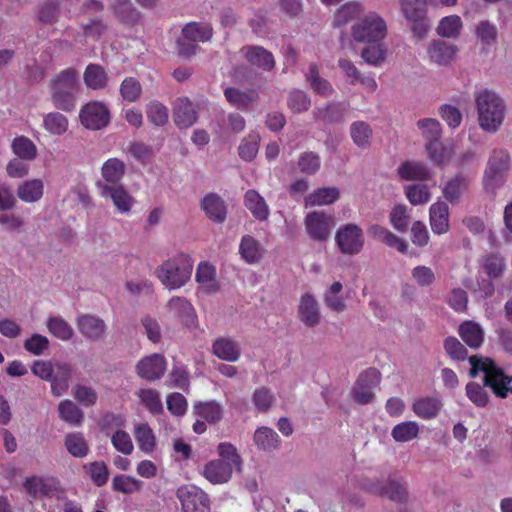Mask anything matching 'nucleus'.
Returning <instances> with one entry per match:
<instances>
[{"label":"nucleus","mask_w":512,"mask_h":512,"mask_svg":"<svg viewBox=\"0 0 512 512\" xmlns=\"http://www.w3.org/2000/svg\"><path fill=\"white\" fill-rule=\"evenodd\" d=\"M475 103L480 128L488 133H496L506 115L504 99L495 91L482 89L475 94Z\"/></svg>","instance_id":"obj_1"},{"label":"nucleus","mask_w":512,"mask_h":512,"mask_svg":"<svg viewBox=\"0 0 512 512\" xmlns=\"http://www.w3.org/2000/svg\"><path fill=\"white\" fill-rule=\"evenodd\" d=\"M51 101L54 107L71 112L76 106L79 91V74L75 68H67L55 74L49 82Z\"/></svg>","instance_id":"obj_2"},{"label":"nucleus","mask_w":512,"mask_h":512,"mask_svg":"<svg viewBox=\"0 0 512 512\" xmlns=\"http://www.w3.org/2000/svg\"><path fill=\"white\" fill-rule=\"evenodd\" d=\"M471 364L470 376L476 377L479 372L484 373L483 384L490 387L499 398H506L512 393V376L504 373L490 358L473 355L468 358Z\"/></svg>","instance_id":"obj_3"},{"label":"nucleus","mask_w":512,"mask_h":512,"mask_svg":"<svg viewBox=\"0 0 512 512\" xmlns=\"http://www.w3.org/2000/svg\"><path fill=\"white\" fill-rule=\"evenodd\" d=\"M219 459L208 462L203 470V476L212 484L227 483L233 473V469L240 470L241 457L236 448L230 443L218 445Z\"/></svg>","instance_id":"obj_4"},{"label":"nucleus","mask_w":512,"mask_h":512,"mask_svg":"<svg viewBox=\"0 0 512 512\" xmlns=\"http://www.w3.org/2000/svg\"><path fill=\"white\" fill-rule=\"evenodd\" d=\"M193 264L188 254L179 253L157 267L155 274L166 288L179 289L190 280Z\"/></svg>","instance_id":"obj_5"},{"label":"nucleus","mask_w":512,"mask_h":512,"mask_svg":"<svg viewBox=\"0 0 512 512\" xmlns=\"http://www.w3.org/2000/svg\"><path fill=\"white\" fill-rule=\"evenodd\" d=\"M510 154L502 148L494 149L488 159L483 176V184L487 191L494 193L503 184V175L509 170Z\"/></svg>","instance_id":"obj_6"},{"label":"nucleus","mask_w":512,"mask_h":512,"mask_svg":"<svg viewBox=\"0 0 512 512\" xmlns=\"http://www.w3.org/2000/svg\"><path fill=\"white\" fill-rule=\"evenodd\" d=\"M352 37L357 42H378L385 38L387 26L382 17L376 13L368 14L351 28Z\"/></svg>","instance_id":"obj_7"},{"label":"nucleus","mask_w":512,"mask_h":512,"mask_svg":"<svg viewBox=\"0 0 512 512\" xmlns=\"http://www.w3.org/2000/svg\"><path fill=\"white\" fill-rule=\"evenodd\" d=\"M176 496L181 503V512H210V499L208 495L195 485L180 486Z\"/></svg>","instance_id":"obj_8"},{"label":"nucleus","mask_w":512,"mask_h":512,"mask_svg":"<svg viewBox=\"0 0 512 512\" xmlns=\"http://www.w3.org/2000/svg\"><path fill=\"white\" fill-rule=\"evenodd\" d=\"M335 241L341 253L356 255L362 251L365 238L360 226L348 223L340 227L336 232Z\"/></svg>","instance_id":"obj_9"},{"label":"nucleus","mask_w":512,"mask_h":512,"mask_svg":"<svg viewBox=\"0 0 512 512\" xmlns=\"http://www.w3.org/2000/svg\"><path fill=\"white\" fill-rule=\"evenodd\" d=\"M99 195L111 201L120 214H129L135 203V198L126 190L123 185H110L108 183H96Z\"/></svg>","instance_id":"obj_10"},{"label":"nucleus","mask_w":512,"mask_h":512,"mask_svg":"<svg viewBox=\"0 0 512 512\" xmlns=\"http://www.w3.org/2000/svg\"><path fill=\"white\" fill-rule=\"evenodd\" d=\"M380 380V372L375 368H369L362 372L351 391L353 400L361 405L372 402L375 397L374 389L378 387Z\"/></svg>","instance_id":"obj_11"},{"label":"nucleus","mask_w":512,"mask_h":512,"mask_svg":"<svg viewBox=\"0 0 512 512\" xmlns=\"http://www.w3.org/2000/svg\"><path fill=\"white\" fill-rule=\"evenodd\" d=\"M79 118L87 129L100 130L109 124L110 111L104 103L92 101L81 108Z\"/></svg>","instance_id":"obj_12"},{"label":"nucleus","mask_w":512,"mask_h":512,"mask_svg":"<svg viewBox=\"0 0 512 512\" xmlns=\"http://www.w3.org/2000/svg\"><path fill=\"white\" fill-rule=\"evenodd\" d=\"M426 52L430 63L447 67L455 61L459 49L455 44L436 39L428 44Z\"/></svg>","instance_id":"obj_13"},{"label":"nucleus","mask_w":512,"mask_h":512,"mask_svg":"<svg viewBox=\"0 0 512 512\" xmlns=\"http://www.w3.org/2000/svg\"><path fill=\"white\" fill-rule=\"evenodd\" d=\"M297 316L307 328H315L321 323V309L316 297L309 292L299 298Z\"/></svg>","instance_id":"obj_14"},{"label":"nucleus","mask_w":512,"mask_h":512,"mask_svg":"<svg viewBox=\"0 0 512 512\" xmlns=\"http://www.w3.org/2000/svg\"><path fill=\"white\" fill-rule=\"evenodd\" d=\"M167 362L165 357L159 353L141 358L135 367L137 375L147 381L159 380L165 373Z\"/></svg>","instance_id":"obj_15"},{"label":"nucleus","mask_w":512,"mask_h":512,"mask_svg":"<svg viewBox=\"0 0 512 512\" xmlns=\"http://www.w3.org/2000/svg\"><path fill=\"white\" fill-rule=\"evenodd\" d=\"M76 325L80 334L85 339L92 342L102 340L107 333V324L105 321L94 314L77 315Z\"/></svg>","instance_id":"obj_16"},{"label":"nucleus","mask_w":512,"mask_h":512,"mask_svg":"<svg viewBox=\"0 0 512 512\" xmlns=\"http://www.w3.org/2000/svg\"><path fill=\"white\" fill-rule=\"evenodd\" d=\"M305 228L313 240L326 241L331 234L332 217L323 212L308 213L304 220Z\"/></svg>","instance_id":"obj_17"},{"label":"nucleus","mask_w":512,"mask_h":512,"mask_svg":"<svg viewBox=\"0 0 512 512\" xmlns=\"http://www.w3.org/2000/svg\"><path fill=\"white\" fill-rule=\"evenodd\" d=\"M73 373L74 369L70 363L55 361L54 373L50 380L51 393L54 396L60 397L68 391Z\"/></svg>","instance_id":"obj_18"},{"label":"nucleus","mask_w":512,"mask_h":512,"mask_svg":"<svg viewBox=\"0 0 512 512\" xmlns=\"http://www.w3.org/2000/svg\"><path fill=\"white\" fill-rule=\"evenodd\" d=\"M246 61L263 71H271L275 67L273 54L262 46H247L242 49Z\"/></svg>","instance_id":"obj_19"},{"label":"nucleus","mask_w":512,"mask_h":512,"mask_svg":"<svg viewBox=\"0 0 512 512\" xmlns=\"http://www.w3.org/2000/svg\"><path fill=\"white\" fill-rule=\"evenodd\" d=\"M168 311L186 326H195L197 315L192 304L185 298L173 297L167 305Z\"/></svg>","instance_id":"obj_20"},{"label":"nucleus","mask_w":512,"mask_h":512,"mask_svg":"<svg viewBox=\"0 0 512 512\" xmlns=\"http://www.w3.org/2000/svg\"><path fill=\"white\" fill-rule=\"evenodd\" d=\"M469 178L463 173L456 174L442 187V195L452 205L460 203L463 195L468 190Z\"/></svg>","instance_id":"obj_21"},{"label":"nucleus","mask_w":512,"mask_h":512,"mask_svg":"<svg viewBox=\"0 0 512 512\" xmlns=\"http://www.w3.org/2000/svg\"><path fill=\"white\" fill-rule=\"evenodd\" d=\"M429 221L433 233L441 235L449 231V207L446 202L438 200L430 206Z\"/></svg>","instance_id":"obj_22"},{"label":"nucleus","mask_w":512,"mask_h":512,"mask_svg":"<svg viewBox=\"0 0 512 512\" xmlns=\"http://www.w3.org/2000/svg\"><path fill=\"white\" fill-rule=\"evenodd\" d=\"M212 353L227 362H236L241 356L239 343L230 337H219L212 343Z\"/></svg>","instance_id":"obj_23"},{"label":"nucleus","mask_w":512,"mask_h":512,"mask_svg":"<svg viewBox=\"0 0 512 512\" xmlns=\"http://www.w3.org/2000/svg\"><path fill=\"white\" fill-rule=\"evenodd\" d=\"M400 179L405 181H426L431 179L429 168L420 161L407 160L397 168Z\"/></svg>","instance_id":"obj_24"},{"label":"nucleus","mask_w":512,"mask_h":512,"mask_svg":"<svg viewBox=\"0 0 512 512\" xmlns=\"http://www.w3.org/2000/svg\"><path fill=\"white\" fill-rule=\"evenodd\" d=\"M239 254L245 263L254 265L262 261L265 249L254 237L244 235L239 244Z\"/></svg>","instance_id":"obj_25"},{"label":"nucleus","mask_w":512,"mask_h":512,"mask_svg":"<svg viewBox=\"0 0 512 512\" xmlns=\"http://www.w3.org/2000/svg\"><path fill=\"white\" fill-rule=\"evenodd\" d=\"M224 96L233 107L242 111L251 109L259 98L258 93L253 89L243 91L235 87L226 88Z\"/></svg>","instance_id":"obj_26"},{"label":"nucleus","mask_w":512,"mask_h":512,"mask_svg":"<svg viewBox=\"0 0 512 512\" xmlns=\"http://www.w3.org/2000/svg\"><path fill=\"white\" fill-rule=\"evenodd\" d=\"M195 279L199 285V289L206 294H213L219 290L216 269L208 262L199 263Z\"/></svg>","instance_id":"obj_27"},{"label":"nucleus","mask_w":512,"mask_h":512,"mask_svg":"<svg viewBox=\"0 0 512 512\" xmlns=\"http://www.w3.org/2000/svg\"><path fill=\"white\" fill-rule=\"evenodd\" d=\"M369 490L377 495L384 496L390 500L403 502L407 499L406 486L395 479H388L386 483H374Z\"/></svg>","instance_id":"obj_28"},{"label":"nucleus","mask_w":512,"mask_h":512,"mask_svg":"<svg viewBox=\"0 0 512 512\" xmlns=\"http://www.w3.org/2000/svg\"><path fill=\"white\" fill-rule=\"evenodd\" d=\"M201 208L206 216L216 223H223L226 219L227 208L224 200L215 193L207 194L201 201Z\"/></svg>","instance_id":"obj_29"},{"label":"nucleus","mask_w":512,"mask_h":512,"mask_svg":"<svg viewBox=\"0 0 512 512\" xmlns=\"http://www.w3.org/2000/svg\"><path fill=\"white\" fill-rule=\"evenodd\" d=\"M368 232L374 239L384 243L390 248H395L400 253L404 254L408 251V243L385 227L373 224L368 228Z\"/></svg>","instance_id":"obj_30"},{"label":"nucleus","mask_w":512,"mask_h":512,"mask_svg":"<svg viewBox=\"0 0 512 512\" xmlns=\"http://www.w3.org/2000/svg\"><path fill=\"white\" fill-rule=\"evenodd\" d=\"M458 334L463 342L471 349H478L484 342L482 326L472 320L464 321L458 328Z\"/></svg>","instance_id":"obj_31"},{"label":"nucleus","mask_w":512,"mask_h":512,"mask_svg":"<svg viewBox=\"0 0 512 512\" xmlns=\"http://www.w3.org/2000/svg\"><path fill=\"white\" fill-rule=\"evenodd\" d=\"M16 194L25 203H36L44 195V182L39 178L22 181L16 188Z\"/></svg>","instance_id":"obj_32"},{"label":"nucleus","mask_w":512,"mask_h":512,"mask_svg":"<svg viewBox=\"0 0 512 512\" xmlns=\"http://www.w3.org/2000/svg\"><path fill=\"white\" fill-rule=\"evenodd\" d=\"M126 173V164L119 158H109L101 167L102 179L96 183H108L110 185H120Z\"/></svg>","instance_id":"obj_33"},{"label":"nucleus","mask_w":512,"mask_h":512,"mask_svg":"<svg viewBox=\"0 0 512 512\" xmlns=\"http://www.w3.org/2000/svg\"><path fill=\"white\" fill-rule=\"evenodd\" d=\"M198 118L194 105L186 98L177 100L174 108V121L179 128L192 126Z\"/></svg>","instance_id":"obj_34"},{"label":"nucleus","mask_w":512,"mask_h":512,"mask_svg":"<svg viewBox=\"0 0 512 512\" xmlns=\"http://www.w3.org/2000/svg\"><path fill=\"white\" fill-rule=\"evenodd\" d=\"M213 36V28L207 22H189L182 28V37L189 42H207Z\"/></svg>","instance_id":"obj_35"},{"label":"nucleus","mask_w":512,"mask_h":512,"mask_svg":"<svg viewBox=\"0 0 512 512\" xmlns=\"http://www.w3.org/2000/svg\"><path fill=\"white\" fill-rule=\"evenodd\" d=\"M344 111L345 109L342 104L330 102L316 107L313 110V116L316 121L323 122L324 124L338 123L342 121Z\"/></svg>","instance_id":"obj_36"},{"label":"nucleus","mask_w":512,"mask_h":512,"mask_svg":"<svg viewBox=\"0 0 512 512\" xmlns=\"http://www.w3.org/2000/svg\"><path fill=\"white\" fill-rule=\"evenodd\" d=\"M244 202L247 209L259 221H265L269 216V207L265 199L256 191L249 190L245 193Z\"/></svg>","instance_id":"obj_37"},{"label":"nucleus","mask_w":512,"mask_h":512,"mask_svg":"<svg viewBox=\"0 0 512 512\" xmlns=\"http://www.w3.org/2000/svg\"><path fill=\"white\" fill-rule=\"evenodd\" d=\"M442 403L436 397H423L413 402V412L422 419H433L441 410Z\"/></svg>","instance_id":"obj_38"},{"label":"nucleus","mask_w":512,"mask_h":512,"mask_svg":"<svg viewBox=\"0 0 512 512\" xmlns=\"http://www.w3.org/2000/svg\"><path fill=\"white\" fill-rule=\"evenodd\" d=\"M254 442L259 449L270 452L280 447L281 439L273 429L263 426L255 431Z\"/></svg>","instance_id":"obj_39"},{"label":"nucleus","mask_w":512,"mask_h":512,"mask_svg":"<svg viewBox=\"0 0 512 512\" xmlns=\"http://www.w3.org/2000/svg\"><path fill=\"white\" fill-rule=\"evenodd\" d=\"M85 85L93 90H101L107 86L108 76L99 64H89L83 74Z\"/></svg>","instance_id":"obj_40"},{"label":"nucleus","mask_w":512,"mask_h":512,"mask_svg":"<svg viewBox=\"0 0 512 512\" xmlns=\"http://www.w3.org/2000/svg\"><path fill=\"white\" fill-rule=\"evenodd\" d=\"M339 196L340 192L336 187L319 188L305 198V206L313 207L330 205L337 201Z\"/></svg>","instance_id":"obj_41"},{"label":"nucleus","mask_w":512,"mask_h":512,"mask_svg":"<svg viewBox=\"0 0 512 512\" xmlns=\"http://www.w3.org/2000/svg\"><path fill=\"white\" fill-rule=\"evenodd\" d=\"M64 446L69 454L84 458L89 453V444L81 432H70L64 437Z\"/></svg>","instance_id":"obj_42"},{"label":"nucleus","mask_w":512,"mask_h":512,"mask_svg":"<svg viewBox=\"0 0 512 512\" xmlns=\"http://www.w3.org/2000/svg\"><path fill=\"white\" fill-rule=\"evenodd\" d=\"M463 29V21L458 15L443 17L436 28L439 36L447 39H457Z\"/></svg>","instance_id":"obj_43"},{"label":"nucleus","mask_w":512,"mask_h":512,"mask_svg":"<svg viewBox=\"0 0 512 512\" xmlns=\"http://www.w3.org/2000/svg\"><path fill=\"white\" fill-rule=\"evenodd\" d=\"M306 80L310 84L313 91L323 97L332 95L334 89L328 80L321 77L316 64H310L306 73Z\"/></svg>","instance_id":"obj_44"},{"label":"nucleus","mask_w":512,"mask_h":512,"mask_svg":"<svg viewBox=\"0 0 512 512\" xmlns=\"http://www.w3.org/2000/svg\"><path fill=\"white\" fill-rule=\"evenodd\" d=\"M474 33L478 41L484 46H491L497 42L498 29L490 20H480L474 26Z\"/></svg>","instance_id":"obj_45"},{"label":"nucleus","mask_w":512,"mask_h":512,"mask_svg":"<svg viewBox=\"0 0 512 512\" xmlns=\"http://www.w3.org/2000/svg\"><path fill=\"white\" fill-rule=\"evenodd\" d=\"M343 285L340 282H334L323 294V301L327 308L341 313L347 305L345 299L341 296Z\"/></svg>","instance_id":"obj_46"},{"label":"nucleus","mask_w":512,"mask_h":512,"mask_svg":"<svg viewBox=\"0 0 512 512\" xmlns=\"http://www.w3.org/2000/svg\"><path fill=\"white\" fill-rule=\"evenodd\" d=\"M194 411L198 418L210 424L219 422L223 416L222 407L215 401L197 403L194 405Z\"/></svg>","instance_id":"obj_47"},{"label":"nucleus","mask_w":512,"mask_h":512,"mask_svg":"<svg viewBox=\"0 0 512 512\" xmlns=\"http://www.w3.org/2000/svg\"><path fill=\"white\" fill-rule=\"evenodd\" d=\"M481 265L490 279L501 278L506 269L505 259L498 253H490L482 258Z\"/></svg>","instance_id":"obj_48"},{"label":"nucleus","mask_w":512,"mask_h":512,"mask_svg":"<svg viewBox=\"0 0 512 512\" xmlns=\"http://www.w3.org/2000/svg\"><path fill=\"white\" fill-rule=\"evenodd\" d=\"M59 417L71 426H80L83 421L82 410L71 400H63L58 405Z\"/></svg>","instance_id":"obj_49"},{"label":"nucleus","mask_w":512,"mask_h":512,"mask_svg":"<svg viewBox=\"0 0 512 512\" xmlns=\"http://www.w3.org/2000/svg\"><path fill=\"white\" fill-rule=\"evenodd\" d=\"M419 432L420 427L416 421H404L393 427L391 436L396 442L404 443L416 439Z\"/></svg>","instance_id":"obj_50"},{"label":"nucleus","mask_w":512,"mask_h":512,"mask_svg":"<svg viewBox=\"0 0 512 512\" xmlns=\"http://www.w3.org/2000/svg\"><path fill=\"white\" fill-rule=\"evenodd\" d=\"M134 436L139 448L145 453L153 452L156 438L151 427L146 423H139L134 428Z\"/></svg>","instance_id":"obj_51"},{"label":"nucleus","mask_w":512,"mask_h":512,"mask_svg":"<svg viewBox=\"0 0 512 512\" xmlns=\"http://www.w3.org/2000/svg\"><path fill=\"white\" fill-rule=\"evenodd\" d=\"M11 149L17 158L26 161L34 160L37 156V147L28 137L18 136L13 139Z\"/></svg>","instance_id":"obj_52"},{"label":"nucleus","mask_w":512,"mask_h":512,"mask_svg":"<svg viewBox=\"0 0 512 512\" xmlns=\"http://www.w3.org/2000/svg\"><path fill=\"white\" fill-rule=\"evenodd\" d=\"M48 331L62 341H69L74 336L73 327L62 317H49L47 320Z\"/></svg>","instance_id":"obj_53"},{"label":"nucleus","mask_w":512,"mask_h":512,"mask_svg":"<svg viewBox=\"0 0 512 512\" xmlns=\"http://www.w3.org/2000/svg\"><path fill=\"white\" fill-rule=\"evenodd\" d=\"M350 135L354 144L364 149L370 145L372 128L364 121H355L350 126Z\"/></svg>","instance_id":"obj_54"},{"label":"nucleus","mask_w":512,"mask_h":512,"mask_svg":"<svg viewBox=\"0 0 512 512\" xmlns=\"http://www.w3.org/2000/svg\"><path fill=\"white\" fill-rule=\"evenodd\" d=\"M417 128L421 131L426 143L437 142L441 139V124L434 118L420 119L416 123Z\"/></svg>","instance_id":"obj_55"},{"label":"nucleus","mask_w":512,"mask_h":512,"mask_svg":"<svg viewBox=\"0 0 512 512\" xmlns=\"http://www.w3.org/2000/svg\"><path fill=\"white\" fill-rule=\"evenodd\" d=\"M68 119L59 112H50L43 118L44 128L52 135H63L68 129Z\"/></svg>","instance_id":"obj_56"},{"label":"nucleus","mask_w":512,"mask_h":512,"mask_svg":"<svg viewBox=\"0 0 512 512\" xmlns=\"http://www.w3.org/2000/svg\"><path fill=\"white\" fill-rule=\"evenodd\" d=\"M362 12V7L357 2H348L342 5L334 16V25L337 27L344 26L357 18Z\"/></svg>","instance_id":"obj_57"},{"label":"nucleus","mask_w":512,"mask_h":512,"mask_svg":"<svg viewBox=\"0 0 512 512\" xmlns=\"http://www.w3.org/2000/svg\"><path fill=\"white\" fill-rule=\"evenodd\" d=\"M143 482L129 475H116L112 479V489L123 494H133L142 489Z\"/></svg>","instance_id":"obj_58"},{"label":"nucleus","mask_w":512,"mask_h":512,"mask_svg":"<svg viewBox=\"0 0 512 512\" xmlns=\"http://www.w3.org/2000/svg\"><path fill=\"white\" fill-rule=\"evenodd\" d=\"M404 192L409 202L414 206L424 205L431 199V193L426 185H408L405 187Z\"/></svg>","instance_id":"obj_59"},{"label":"nucleus","mask_w":512,"mask_h":512,"mask_svg":"<svg viewBox=\"0 0 512 512\" xmlns=\"http://www.w3.org/2000/svg\"><path fill=\"white\" fill-rule=\"evenodd\" d=\"M425 148L429 159L438 165L446 164L453 155L452 148L441 145L439 141L426 143Z\"/></svg>","instance_id":"obj_60"},{"label":"nucleus","mask_w":512,"mask_h":512,"mask_svg":"<svg viewBox=\"0 0 512 512\" xmlns=\"http://www.w3.org/2000/svg\"><path fill=\"white\" fill-rule=\"evenodd\" d=\"M141 403L152 413L159 414L163 411L160 394L154 389H141L137 393Z\"/></svg>","instance_id":"obj_61"},{"label":"nucleus","mask_w":512,"mask_h":512,"mask_svg":"<svg viewBox=\"0 0 512 512\" xmlns=\"http://www.w3.org/2000/svg\"><path fill=\"white\" fill-rule=\"evenodd\" d=\"M259 135L256 133H250L245 137L238 148V154L244 161H252L259 150Z\"/></svg>","instance_id":"obj_62"},{"label":"nucleus","mask_w":512,"mask_h":512,"mask_svg":"<svg viewBox=\"0 0 512 512\" xmlns=\"http://www.w3.org/2000/svg\"><path fill=\"white\" fill-rule=\"evenodd\" d=\"M411 279L417 286L426 288L434 284L436 275L431 267L418 265L411 270Z\"/></svg>","instance_id":"obj_63"},{"label":"nucleus","mask_w":512,"mask_h":512,"mask_svg":"<svg viewBox=\"0 0 512 512\" xmlns=\"http://www.w3.org/2000/svg\"><path fill=\"white\" fill-rule=\"evenodd\" d=\"M287 105L293 113H302L310 108L311 100L304 91L294 89L288 95Z\"/></svg>","instance_id":"obj_64"}]
</instances>
